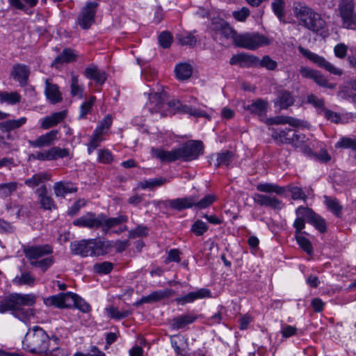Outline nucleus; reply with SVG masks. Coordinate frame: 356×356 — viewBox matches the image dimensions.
<instances>
[{
  "label": "nucleus",
  "mask_w": 356,
  "mask_h": 356,
  "mask_svg": "<svg viewBox=\"0 0 356 356\" xmlns=\"http://www.w3.org/2000/svg\"><path fill=\"white\" fill-rule=\"evenodd\" d=\"M36 296L34 294L13 293L0 302V314L8 311L21 321L28 323L35 315V310L31 308L24 309L23 307L33 306L35 303Z\"/></svg>",
  "instance_id": "f257e3e1"
},
{
  "label": "nucleus",
  "mask_w": 356,
  "mask_h": 356,
  "mask_svg": "<svg viewBox=\"0 0 356 356\" xmlns=\"http://www.w3.org/2000/svg\"><path fill=\"white\" fill-rule=\"evenodd\" d=\"M128 220V217L124 215H120L114 218H108L104 213L96 214L93 212H88L85 215L79 217L73 222V225L80 227H87L88 229H99L106 234L110 229L118 225L124 223Z\"/></svg>",
  "instance_id": "f03ea898"
},
{
  "label": "nucleus",
  "mask_w": 356,
  "mask_h": 356,
  "mask_svg": "<svg viewBox=\"0 0 356 356\" xmlns=\"http://www.w3.org/2000/svg\"><path fill=\"white\" fill-rule=\"evenodd\" d=\"M23 252L30 265L42 272L47 271L54 263V258L51 255L53 248L49 244L28 245Z\"/></svg>",
  "instance_id": "7ed1b4c3"
},
{
  "label": "nucleus",
  "mask_w": 356,
  "mask_h": 356,
  "mask_svg": "<svg viewBox=\"0 0 356 356\" xmlns=\"http://www.w3.org/2000/svg\"><path fill=\"white\" fill-rule=\"evenodd\" d=\"M293 13L298 24L313 32H318L325 26V22L321 15L301 3H294Z\"/></svg>",
  "instance_id": "20e7f679"
},
{
  "label": "nucleus",
  "mask_w": 356,
  "mask_h": 356,
  "mask_svg": "<svg viewBox=\"0 0 356 356\" xmlns=\"http://www.w3.org/2000/svg\"><path fill=\"white\" fill-rule=\"evenodd\" d=\"M47 306L57 308H76L83 313L90 311V306L83 298L72 292L60 293L44 299Z\"/></svg>",
  "instance_id": "39448f33"
},
{
  "label": "nucleus",
  "mask_w": 356,
  "mask_h": 356,
  "mask_svg": "<svg viewBox=\"0 0 356 356\" xmlns=\"http://www.w3.org/2000/svg\"><path fill=\"white\" fill-rule=\"evenodd\" d=\"M50 340L45 331L36 326L26 333L23 341V348L33 354L44 356L50 346Z\"/></svg>",
  "instance_id": "423d86ee"
},
{
  "label": "nucleus",
  "mask_w": 356,
  "mask_h": 356,
  "mask_svg": "<svg viewBox=\"0 0 356 356\" xmlns=\"http://www.w3.org/2000/svg\"><path fill=\"white\" fill-rule=\"evenodd\" d=\"M270 44V40L265 35L258 33H245L238 34L234 38V44L238 47L249 50H255L261 47Z\"/></svg>",
  "instance_id": "0eeeda50"
},
{
  "label": "nucleus",
  "mask_w": 356,
  "mask_h": 356,
  "mask_svg": "<svg viewBox=\"0 0 356 356\" xmlns=\"http://www.w3.org/2000/svg\"><path fill=\"white\" fill-rule=\"evenodd\" d=\"M337 12L343 28L351 30L356 29V11L353 0H341L338 4Z\"/></svg>",
  "instance_id": "6e6552de"
},
{
  "label": "nucleus",
  "mask_w": 356,
  "mask_h": 356,
  "mask_svg": "<svg viewBox=\"0 0 356 356\" xmlns=\"http://www.w3.org/2000/svg\"><path fill=\"white\" fill-rule=\"evenodd\" d=\"M298 50L300 54L308 58L309 60L330 72L332 74L341 76L343 73V70L337 67L332 63L327 60L324 57L321 56L315 53L312 52L307 49L299 47Z\"/></svg>",
  "instance_id": "1a4fd4ad"
},
{
  "label": "nucleus",
  "mask_w": 356,
  "mask_h": 356,
  "mask_svg": "<svg viewBox=\"0 0 356 356\" xmlns=\"http://www.w3.org/2000/svg\"><path fill=\"white\" fill-rule=\"evenodd\" d=\"M211 29L213 38L222 44L227 42L230 39L234 42V38L238 35L226 22L221 19L213 22Z\"/></svg>",
  "instance_id": "9d476101"
},
{
  "label": "nucleus",
  "mask_w": 356,
  "mask_h": 356,
  "mask_svg": "<svg viewBox=\"0 0 356 356\" xmlns=\"http://www.w3.org/2000/svg\"><path fill=\"white\" fill-rule=\"evenodd\" d=\"M180 151V159L184 161H190L196 159L204 153V145L201 141L192 140L185 143L179 148Z\"/></svg>",
  "instance_id": "9b49d317"
},
{
  "label": "nucleus",
  "mask_w": 356,
  "mask_h": 356,
  "mask_svg": "<svg viewBox=\"0 0 356 356\" xmlns=\"http://www.w3.org/2000/svg\"><path fill=\"white\" fill-rule=\"evenodd\" d=\"M297 216H305L309 223L312 225L316 229L321 233L327 231V226L325 219L316 213L313 210L308 207H299L296 210Z\"/></svg>",
  "instance_id": "f8f14e48"
},
{
  "label": "nucleus",
  "mask_w": 356,
  "mask_h": 356,
  "mask_svg": "<svg viewBox=\"0 0 356 356\" xmlns=\"http://www.w3.org/2000/svg\"><path fill=\"white\" fill-rule=\"evenodd\" d=\"M97 3L88 2L83 8L78 17V24L84 29H87L94 22Z\"/></svg>",
  "instance_id": "ddd939ff"
},
{
  "label": "nucleus",
  "mask_w": 356,
  "mask_h": 356,
  "mask_svg": "<svg viewBox=\"0 0 356 356\" xmlns=\"http://www.w3.org/2000/svg\"><path fill=\"white\" fill-rule=\"evenodd\" d=\"M165 98L166 94L164 92L150 94L147 104L149 111L151 113H159L161 116H164V114L168 113L164 106Z\"/></svg>",
  "instance_id": "4468645a"
},
{
  "label": "nucleus",
  "mask_w": 356,
  "mask_h": 356,
  "mask_svg": "<svg viewBox=\"0 0 356 356\" xmlns=\"http://www.w3.org/2000/svg\"><path fill=\"white\" fill-rule=\"evenodd\" d=\"M252 198L254 202L259 205L270 207L273 209H281L284 206L281 200L273 195L254 193Z\"/></svg>",
  "instance_id": "2eb2a0df"
},
{
  "label": "nucleus",
  "mask_w": 356,
  "mask_h": 356,
  "mask_svg": "<svg viewBox=\"0 0 356 356\" xmlns=\"http://www.w3.org/2000/svg\"><path fill=\"white\" fill-rule=\"evenodd\" d=\"M38 202L40 207L44 210L52 211L57 208L56 204L51 195H48L47 186L41 185L36 191Z\"/></svg>",
  "instance_id": "dca6fc26"
},
{
  "label": "nucleus",
  "mask_w": 356,
  "mask_h": 356,
  "mask_svg": "<svg viewBox=\"0 0 356 356\" xmlns=\"http://www.w3.org/2000/svg\"><path fill=\"white\" fill-rule=\"evenodd\" d=\"M230 65H238L241 67H258L259 58L248 54L234 55L229 60Z\"/></svg>",
  "instance_id": "f3484780"
},
{
  "label": "nucleus",
  "mask_w": 356,
  "mask_h": 356,
  "mask_svg": "<svg viewBox=\"0 0 356 356\" xmlns=\"http://www.w3.org/2000/svg\"><path fill=\"white\" fill-rule=\"evenodd\" d=\"M58 130H51L43 135H41L34 140H29V144L34 148H40L51 145L57 140Z\"/></svg>",
  "instance_id": "a211bd4d"
},
{
  "label": "nucleus",
  "mask_w": 356,
  "mask_h": 356,
  "mask_svg": "<svg viewBox=\"0 0 356 356\" xmlns=\"http://www.w3.org/2000/svg\"><path fill=\"white\" fill-rule=\"evenodd\" d=\"M152 154L154 157L159 159L161 162H172L180 159V151L179 148L173 149L171 151L159 148H152Z\"/></svg>",
  "instance_id": "6ab92c4d"
},
{
  "label": "nucleus",
  "mask_w": 356,
  "mask_h": 356,
  "mask_svg": "<svg viewBox=\"0 0 356 356\" xmlns=\"http://www.w3.org/2000/svg\"><path fill=\"white\" fill-rule=\"evenodd\" d=\"M165 205L171 209L181 211L183 209L195 207V196H188L183 198L168 200L164 202Z\"/></svg>",
  "instance_id": "aec40b11"
},
{
  "label": "nucleus",
  "mask_w": 356,
  "mask_h": 356,
  "mask_svg": "<svg viewBox=\"0 0 356 356\" xmlns=\"http://www.w3.org/2000/svg\"><path fill=\"white\" fill-rule=\"evenodd\" d=\"M211 297V291L207 289H200L196 291L190 292L188 294L177 298L175 301L179 305H185L194 302L197 299Z\"/></svg>",
  "instance_id": "412c9836"
},
{
  "label": "nucleus",
  "mask_w": 356,
  "mask_h": 356,
  "mask_svg": "<svg viewBox=\"0 0 356 356\" xmlns=\"http://www.w3.org/2000/svg\"><path fill=\"white\" fill-rule=\"evenodd\" d=\"M44 94L47 99L53 104L59 103L63 99L58 86L51 83L49 79L45 81Z\"/></svg>",
  "instance_id": "4be33fe9"
},
{
  "label": "nucleus",
  "mask_w": 356,
  "mask_h": 356,
  "mask_svg": "<svg viewBox=\"0 0 356 356\" xmlns=\"http://www.w3.org/2000/svg\"><path fill=\"white\" fill-rule=\"evenodd\" d=\"M54 191L56 197H65L66 194L76 193L78 190L77 187L71 181H58L54 185Z\"/></svg>",
  "instance_id": "5701e85b"
},
{
  "label": "nucleus",
  "mask_w": 356,
  "mask_h": 356,
  "mask_svg": "<svg viewBox=\"0 0 356 356\" xmlns=\"http://www.w3.org/2000/svg\"><path fill=\"white\" fill-rule=\"evenodd\" d=\"M70 250L74 254L81 255L82 257L92 256V247L89 239L71 243Z\"/></svg>",
  "instance_id": "b1692460"
},
{
  "label": "nucleus",
  "mask_w": 356,
  "mask_h": 356,
  "mask_svg": "<svg viewBox=\"0 0 356 356\" xmlns=\"http://www.w3.org/2000/svg\"><path fill=\"white\" fill-rule=\"evenodd\" d=\"M92 247V256L104 255L108 253L111 247V243L108 241H102L100 238L89 239Z\"/></svg>",
  "instance_id": "393cba45"
},
{
  "label": "nucleus",
  "mask_w": 356,
  "mask_h": 356,
  "mask_svg": "<svg viewBox=\"0 0 356 356\" xmlns=\"http://www.w3.org/2000/svg\"><path fill=\"white\" fill-rule=\"evenodd\" d=\"M30 70L28 66L24 64H15L13 67L11 76L21 85H26L29 79Z\"/></svg>",
  "instance_id": "a878e982"
},
{
  "label": "nucleus",
  "mask_w": 356,
  "mask_h": 356,
  "mask_svg": "<svg viewBox=\"0 0 356 356\" xmlns=\"http://www.w3.org/2000/svg\"><path fill=\"white\" fill-rule=\"evenodd\" d=\"M294 97L292 93L286 90H281L277 92L275 106H279L281 109H286L294 103Z\"/></svg>",
  "instance_id": "bb28decb"
},
{
  "label": "nucleus",
  "mask_w": 356,
  "mask_h": 356,
  "mask_svg": "<svg viewBox=\"0 0 356 356\" xmlns=\"http://www.w3.org/2000/svg\"><path fill=\"white\" fill-rule=\"evenodd\" d=\"M66 117V111H59L54 113L49 116H47L40 120L41 128L43 129H48L57 125L62 122Z\"/></svg>",
  "instance_id": "cd10ccee"
},
{
  "label": "nucleus",
  "mask_w": 356,
  "mask_h": 356,
  "mask_svg": "<svg viewBox=\"0 0 356 356\" xmlns=\"http://www.w3.org/2000/svg\"><path fill=\"white\" fill-rule=\"evenodd\" d=\"M174 294V291L170 289L155 291L147 296L143 297L137 305L140 303H150L159 301Z\"/></svg>",
  "instance_id": "c85d7f7f"
},
{
  "label": "nucleus",
  "mask_w": 356,
  "mask_h": 356,
  "mask_svg": "<svg viewBox=\"0 0 356 356\" xmlns=\"http://www.w3.org/2000/svg\"><path fill=\"white\" fill-rule=\"evenodd\" d=\"M83 74L87 79H92L100 85L103 84L106 80L105 72L99 70L95 65L88 67L85 70Z\"/></svg>",
  "instance_id": "c756f323"
},
{
  "label": "nucleus",
  "mask_w": 356,
  "mask_h": 356,
  "mask_svg": "<svg viewBox=\"0 0 356 356\" xmlns=\"http://www.w3.org/2000/svg\"><path fill=\"white\" fill-rule=\"evenodd\" d=\"M268 102L262 99H258L251 104L247 106L245 109L252 114L262 117L267 111Z\"/></svg>",
  "instance_id": "7c9ffc66"
},
{
  "label": "nucleus",
  "mask_w": 356,
  "mask_h": 356,
  "mask_svg": "<svg viewBox=\"0 0 356 356\" xmlns=\"http://www.w3.org/2000/svg\"><path fill=\"white\" fill-rule=\"evenodd\" d=\"M76 55L71 49H65L54 60L52 66L58 67V65L75 60Z\"/></svg>",
  "instance_id": "2f4dec72"
},
{
  "label": "nucleus",
  "mask_w": 356,
  "mask_h": 356,
  "mask_svg": "<svg viewBox=\"0 0 356 356\" xmlns=\"http://www.w3.org/2000/svg\"><path fill=\"white\" fill-rule=\"evenodd\" d=\"M256 188L259 192L266 193H275L277 195H282L286 191L284 187L268 182L259 183L256 186Z\"/></svg>",
  "instance_id": "473e14b6"
},
{
  "label": "nucleus",
  "mask_w": 356,
  "mask_h": 356,
  "mask_svg": "<svg viewBox=\"0 0 356 356\" xmlns=\"http://www.w3.org/2000/svg\"><path fill=\"white\" fill-rule=\"evenodd\" d=\"M196 319L197 316L193 314L179 316L172 319V326L175 329H181L193 323Z\"/></svg>",
  "instance_id": "72a5a7b5"
},
{
  "label": "nucleus",
  "mask_w": 356,
  "mask_h": 356,
  "mask_svg": "<svg viewBox=\"0 0 356 356\" xmlns=\"http://www.w3.org/2000/svg\"><path fill=\"white\" fill-rule=\"evenodd\" d=\"M50 179V174L46 172H42L35 174L31 178L26 179L24 181V184L30 188H34Z\"/></svg>",
  "instance_id": "f704fd0d"
},
{
  "label": "nucleus",
  "mask_w": 356,
  "mask_h": 356,
  "mask_svg": "<svg viewBox=\"0 0 356 356\" xmlns=\"http://www.w3.org/2000/svg\"><path fill=\"white\" fill-rule=\"evenodd\" d=\"M325 204L327 209L337 218H341L342 215L343 207L341 205L339 201L330 196L325 195L324 197Z\"/></svg>",
  "instance_id": "c9c22d12"
},
{
  "label": "nucleus",
  "mask_w": 356,
  "mask_h": 356,
  "mask_svg": "<svg viewBox=\"0 0 356 356\" xmlns=\"http://www.w3.org/2000/svg\"><path fill=\"white\" fill-rule=\"evenodd\" d=\"M293 131L291 129H274L272 134V138L277 143L289 144V140H291V134L293 133Z\"/></svg>",
  "instance_id": "e433bc0d"
},
{
  "label": "nucleus",
  "mask_w": 356,
  "mask_h": 356,
  "mask_svg": "<svg viewBox=\"0 0 356 356\" xmlns=\"http://www.w3.org/2000/svg\"><path fill=\"white\" fill-rule=\"evenodd\" d=\"M22 185L17 181H13L9 183L1 184H0V197L6 198L10 196L14 192H15L19 187Z\"/></svg>",
  "instance_id": "4c0bfd02"
},
{
  "label": "nucleus",
  "mask_w": 356,
  "mask_h": 356,
  "mask_svg": "<svg viewBox=\"0 0 356 356\" xmlns=\"http://www.w3.org/2000/svg\"><path fill=\"white\" fill-rule=\"evenodd\" d=\"M192 71V67L187 63L178 64L175 69L176 76L179 80H186L190 78Z\"/></svg>",
  "instance_id": "58836bf2"
},
{
  "label": "nucleus",
  "mask_w": 356,
  "mask_h": 356,
  "mask_svg": "<svg viewBox=\"0 0 356 356\" xmlns=\"http://www.w3.org/2000/svg\"><path fill=\"white\" fill-rule=\"evenodd\" d=\"M27 121L26 117H22L17 120H8L1 123L2 131H10L18 129L24 125Z\"/></svg>",
  "instance_id": "ea45409f"
},
{
  "label": "nucleus",
  "mask_w": 356,
  "mask_h": 356,
  "mask_svg": "<svg viewBox=\"0 0 356 356\" xmlns=\"http://www.w3.org/2000/svg\"><path fill=\"white\" fill-rule=\"evenodd\" d=\"M170 342L175 353L181 356H184L186 354L185 350V339L181 336H173L170 339Z\"/></svg>",
  "instance_id": "a19ab883"
},
{
  "label": "nucleus",
  "mask_w": 356,
  "mask_h": 356,
  "mask_svg": "<svg viewBox=\"0 0 356 356\" xmlns=\"http://www.w3.org/2000/svg\"><path fill=\"white\" fill-rule=\"evenodd\" d=\"M21 100V95L17 92H0V102L15 104Z\"/></svg>",
  "instance_id": "79ce46f5"
},
{
  "label": "nucleus",
  "mask_w": 356,
  "mask_h": 356,
  "mask_svg": "<svg viewBox=\"0 0 356 356\" xmlns=\"http://www.w3.org/2000/svg\"><path fill=\"white\" fill-rule=\"evenodd\" d=\"M71 95L81 98L83 95V86L79 83V77L74 73L71 74Z\"/></svg>",
  "instance_id": "37998d69"
},
{
  "label": "nucleus",
  "mask_w": 356,
  "mask_h": 356,
  "mask_svg": "<svg viewBox=\"0 0 356 356\" xmlns=\"http://www.w3.org/2000/svg\"><path fill=\"white\" fill-rule=\"evenodd\" d=\"M13 282L18 286L23 284L33 286L35 283V278L30 273H23L20 276H16Z\"/></svg>",
  "instance_id": "c03bdc74"
},
{
  "label": "nucleus",
  "mask_w": 356,
  "mask_h": 356,
  "mask_svg": "<svg viewBox=\"0 0 356 356\" xmlns=\"http://www.w3.org/2000/svg\"><path fill=\"white\" fill-rule=\"evenodd\" d=\"M167 182V179L163 177H157L148 180H144L138 184V186L142 189L147 188H154L156 186H160Z\"/></svg>",
  "instance_id": "a18cd8bd"
},
{
  "label": "nucleus",
  "mask_w": 356,
  "mask_h": 356,
  "mask_svg": "<svg viewBox=\"0 0 356 356\" xmlns=\"http://www.w3.org/2000/svg\"><path fill=\"white\" fill-rule=\"evenodd\" d=\"M233 160V154L229 151H224L218 153L216 157V166H228Z\"/></svg>",
  "instance_id": "49530a36"
},
{
  "label": "nucleus",
  "mask_w": 356,
  "mask_h": 356,
  "mask_svg": "<svg viewBox=\"0 0 356 356\" xmlns=\"http://www.w3.org/2000/svg\"><path fill=\"white\" fill-rule=\"evenodd\" d=\"M307 102L309 104H312L318 111V113L322 114L323 110L325 108V101L323 99L318 98L316 95L311 94L307 96Z\"/></svg>",
  "instance_id": "de8ad7c7"
},
{
  "label": "nucleus",
  "mask_w": 356,
  "mask_h": 356,
  "mask_svg": "<svg viewBox=\"0 0 356 356\" xmlns=\"http://www.w3.org/2000/svg\"><path fill=\"white\" fill-rule=\"evenodd\" d=\"M335 147L346 149L350 148L353 150H356V139L348 137H342L335 144Z\"/></svg>",
  "instance_id": "09e8293b"
},
{
  "label": "nucleus",
  "mask_w": 356,
  "mask_h": 356,
  "mask_svg": "<svg viewBox=\"0 0 356 356\" xmlns=\"http://www.w3.org/2000/svg\"><path fill=\"white\" fill-rule=\"evenodd\" d=\"M312 80L319 86L330 89L335 88V84L329 83L328 80L319 71L316 72Z\"/></svg>",
  "instance_id": "8fccbe9b"
},
{
  "label": "nucleus",
  "mask_w": 356,
  "mask_h": 356,
  "mask_svg": "<svg viewBox=\"0 0 356 356\" xmlns=\"http://www.w3.org/2000/svg\"><path fill=\"white\" fill-rule=\"evenodd\" d=\"M50 159L52 160H57L60 158H65L69 156V150L65 148H60L59 147H53L49 149Z\"/></svg>",
  "instance_id": "3c124183"
},
{
  "label": "nucleus",
  "mask_w": 356,
  "mask_h": 356,
  "mask_svg": "<svg viewBox=\"0 0 356 356\" xmlns=\"http://www.w3.org/2000/svg\"><path fill=\"white\" fill-rule=\"evenodd\" d=\"M307 140V139L305 134L293 131L291 134V140H289V144H291L296 147H302Z\"/></svg>",
  "instance_id": "603ef678"
},
{
  "label": "nucleus",
  "mask_w": 356,
  "mask_h": 356,
  "mask_svg": "<svg viewBox=\"0 0 356 356\" xmlns=\"http://www.w3.org/2000/svg\"><path fill=\"white\" fill-rule=\"evenodd\" d=\"M113 268V264L109 261L97 263L93 266V270L99 274H108Z\"/></svg>",
  "instance_id": "864d4df0"
},
{
  "label": "nucleus",
  "mask_w": 356,
  "mask_h": 356,
  "mask_svg": "<svg viewBox=\"0 0 356 356\" xmlns=\"http://www.w3.org/2000/svg\"><path fill=\"white\" fill-rule=\"evenodd\" d=\"M296 238L298 245L305 252L309 254H311L313 252V248L309 239L302 234H297Z\"/></svg>",
  "instance_id": "5fc2aeb1"
},
{
  "label": "nucleus",
  "mask_w": 356,
  "mask_h": 356,
  "mask_svg": "<svg viewBox=\"0 0 356 356\" xmlns=\"http://www.w3.org/2000/svg\"><path fill=\"white\" fill-rule=\"evenodd\" d=\"M286 191H289L291 193V198L294 200H305L307 199V195L302 190L301 188L298 186H295L292 185H289L286 188H285Z\"/></svg>",
  "instance_id": "6e6d98bb"
},
{
  "label": "nucleus",
  "mask_w": 356,
  "mask_h": 356,
  "mask_svg": "<svg viewBox=\"0 0 356 356\" xmlns=\"http://www.w3.org/2000/svg\"><path fill=\"white\" fill-rule=\"evenodd\" d=\"M216 200L214 195L209 194L204 196L202 199L197 201L195 197V207L200 209H205L209 207Z\"/></svg>",
  "instance_id": "4d7b16f0"
},
{
  "label": "nucleus",
  "mask_w": 356,
  "mask_h": 356,
  "mask_svg": "<svg viewBox=\"0 0 356 356\" xmlns=\"http://www.w3.org/2000/svg\"><path fill=\"white\" fill-rule=\"evenodd\" d=\"M179 110L183 113H189L195 117H204L206 118H209V115L206 112L193 108L188 105L183 106L181 104Z\"/></svg>",
  "instance_id": "13d9d810"
},
{
  "label": "nucleus",
  "mask_w": 356,
  "mask_h": 356,
  "mask_svg": "<svg viewBox=\"0 0 356 356\" xmlns=\"http://www.w3.org/2000/svg\"><path fill=\"white\" fill-rule=\"evenodd\" d=\"M284 0H273L272 8L275 14L281 20L284 15Z\"/></svg>",
  "instance_id": "bf43d9fd"
},
{
  "label": "nucleus",
  "mask_w": 356,
  "mask_h": 356,
  "mask_svg": "<svg viewBox=\"0 0 356 356\" xmlns=\"http://www.w3.org/2000/svg\"><path fill=\"white\" fill-rule=\"evenodd\" d=\"M165 108L168 111V113L164 114V116L172 115L175 113V111L179 110L181 104L178 100L172 99L168 100L167 97L165 98V102L164 104Z\"/></svg>",
  "instance_id": "052dcab7"
},
{
  "label": "nucleus",
  "mask_w": 356,
  "mask_h": 356,
  "mask_svg": "<svg viewBox=\"0 0 356 356\" xmlns=\"http://www.w3.org/2000/svg\"><path fill=\"white\" fill-rule=\"evenodd\" d=\"M258 67H265L268 70H274L277 67V63L268 56H264L261 60L259 59Z\"/></svg>",
  "instance_id": "680f3d73"
},
{
  "label": "nucleus",
  "mask_w": 356,
  "mask_h": 356,
  "mask_svg": "<svg viewBox=\"0 0 356 356\" xmlns=\"http://www.w3.org/2000/svg\"><path fill=\"white\" fill-rule=\"evenodd\" d=\"M106 311L111 318L118 320L126 318L131 314V312L128 310L120 312L117 308L114 307L106 308Z\"/></svg>",
  "instance_id": "e2e57ef3"
},
{
  "label": "nucleus",
  "mask_w": 356,
  "mask_h": 356,
  "mask_svg": "<svg viewBox=\"0 0 356 356\" xmlns=\"http://www.w3.org/2000/svg\"><path fill=\"white\" fill-rule=\"evenodd\" d=\"M177 39L181 45H188L190 47H193L197 42V39L191 33L178 35Z\"/></svg>",
  "instance_id": "0e129e2a"
},
{
  "label": "nucleus",
  "mask_w": 356,
  "mask_h": 356,
  "mask_svg": "<svg viewBox=\"0 0 356 356\" xmlns=\"http://www.w3.org/2000/svg\"><path fill=\"white\" fill-rule=\"evenodd\" d=\"M95 100V98L94 97H91L89 100L86 101L81 104L79 117L80 119L84 118L86 115L91 111Z\"/></svg>",
  "instance_id": "69168bd1"
},
{
  "label": "nucleus",
  "mask_w": 356,
  "mask_h": 356,
  "mask_svg": "<svg viewBox=\"0 0 356 356\" xmlns=\"http://www.w3.org/2000/svg\"><path fill=\"white\" fill-rule=\"evenodd\" d=\"M208 229V226L207 223L204 222L197 220H196L191 227V231L196 235V236H201Z\"/></svg>",
  "instance_id": "338daca9"
},
{
  "label": "nucleus",
  "mask_w": 356,
  "mask_h": 356,
  "mask_svg": "<svg viewBox=\"0 0 356 356\" xmlns=\"http://www.w3.org/2000/svg\"><path fill=\"white\" fill-rule=\"evenodd\" d=\"M148 234V229L145 226L139 225L135 229L129 231V238H134L136 237L145 236Z\"/></svg>",
  "instance_id": "774afa93"
}]
</instances>
